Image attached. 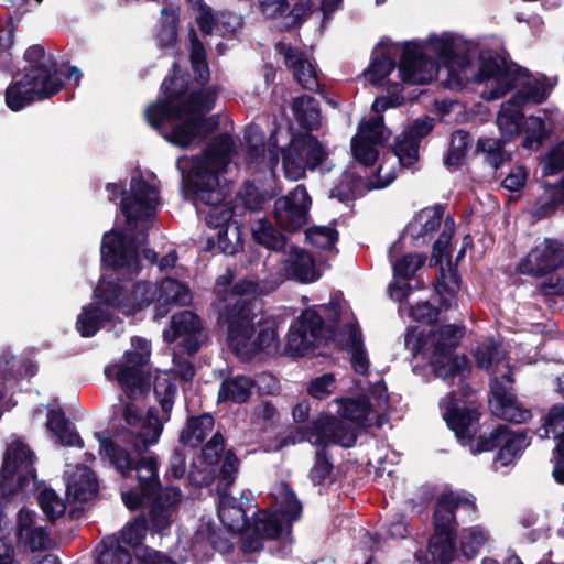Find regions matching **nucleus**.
Returning a JSON list of instances; mask_svg holds the SVG:
<instances>
[{
  "label": "nucleus",
  "instance_id": "obj_60",
  "mask_svg": "<svg viewBox=\"0 0 564 564\" xmlns=\"http://www.w3.org/2000/svg\"><path fill=\"white\" fill-rule=\"evenodd\" d=\"M550 135L551 130L546 128L544 119L532 116L521 145L528 150H539Z\"/></svg>",
  "mask_w": 564,
  "mask_h": 564
},
{
  "label": "nucleus",
  "instance_id": "obj_41",
  "mask_svg": "<svg viewBox=\"0 0 564 564\" xmlns=\"http://www.w3.org/2000/svg\"><path fill=\"white\" fill-rule=\"evenodd\" d=\"M110 321L111 313L109 311L89 304L84 306L77 316L76 329L82 337H93Z\"/></svg>",
  "mask_w": 564,
  "mask_h": 564
},
{
  "label": "nucleus",
  "instance_id": "obj_39",
  "mask_svg": "<svg viewBox=\"0 0 564 564\" xmlns=\"http://www.w3.org/2000/svg\"><path fill=\"white\" fill-rule=\"evenodd\" d=\"M292 111L296 122L305 132H312V130L318 128L321 109L316 98L308 95L294 98L292 101Z\"/></svg>",
  "mask_w": 564,
  "mask_h": 564
},
{
  "label": "nucleus",
  "instance_id": "obj_10",
  "mask_svg": "<svg viewBox=\"0 0 564 564\" xmlns=\"http://www.w3.org/2000/svg\"><path fill=\"white\" fill-rule=\"evenodd\" d=\"M328 438L330 443L345 448L352 447L357 442V435L349 423L329 414L319 415L310 425L293 427L279 441V448L295 445L305 441Z\"/></svg>",
  "mask_w": 564,
  "mask_h": 564
},
{
  "label": "nucleus",
  "instance_id": "obj_23",
  "mask_svg": "<svg viewBox=\"0 0 564 564\" xmlns=\"http://www.w3.org/2000/svg\"><path fill=\"white\" fill-rule=\"evenodd\" d=\"M34 453L22 441L12 442L4 454L0 475L4 480H12L20 471L19 484L22 485L28 479V475L35 477Z\"/></svg>",
  "mask_w": 564,
  "mask_h": 564
},
{
  "label": "nucleus",
  "instance_id": "obj_13",
  "mask_svg": "<svg viewBox=\"0 0 564 564\" xmlns=\"http://www.w3.org/2000/svg\"><path fill=\"white\" fill-rule=\"evenodd\" d=\"M323 328L324 318L314 307L303 310L290 325L285 352L294 357H302L313 350L315 341L322 337Z\"/></svg>",
  "mask_w": 564,
  "mask_h": 564
},
{
  "label": "nucleus",
  "instance_id": "obj_27",
  "mask_svg": "<svg viewBox=\"0 0 564 564\" xmlns=\"http://www.w3.org/2000/svg\"><path fill=\"white\" fill-rule=\"evenodd\" d=\"M156 292L158 297L154 306L155 319L165 317L170 313L172 305H186L192 300L189 289L184 283L172 278L164 279L161 284L156 286Z\"/></svg>",
  "mask_w": 564,
  "mask_h": 564
},
{
  "label": "nucleus",
  "instance_id": "obj_57",
  "mask_svg": "<svg viewBox=\"0 0 564 564\" xmlns=\"http://www.w3.org/2000/svg\"><path fill=\"white\" fill-rule=\"evenodd\" d=\"M133 350H127L123 354V364L118 367H137L142 369L150 361L151 347L150 343L141 337L134 336L131 338Z\"/></svg>",
  "mask_w": 564,
  "mask_h": 564
},
{
  "label": "nucleus",
  "instance_id": "obj_4",
  "mask_svg": "<svg viewBox=\"0 0 564 564\" xmlns=\"http://www.w3.org/2000/svg\"><path fill=\"white\" fill-rule=\"evenodd\" d=\"M100 448L101 454L109 458L122 476L127 477L131 471H137V488L121 494L122 501L130 511L142 508V497H150L163 488L159 478L158 456L151 454L134 458L128 449L108 437L100 438Z\"/></svg>",
  "mask_w": 564,
  "mask_h": 564
},
{
  "label": "nucleus",
  "instance_id": "obj_16",
  "mask_svg": "<svg viewBox=\"0 0 564 564\" xmlns=\"http://www.w3.org/2000/svg\"><path fill=\"white\" fill-rule=\"evenodd\" d=\"M204 327L200 317L192 311L172 315L170 325L163 330V339L169 344L178 343L180 349L194 356L203 345Z\"/></svg>",
  "mask_w": 564,
  "mask_h": 564
},
{
  "label": "nucleus",
  "instance_id": "obj_53",
  "mask_svg": "<svg viewBox=\"0 0 564 564\" xmlns=\"http://www.w3.org/2000/svg\"><path fill=\"white\" fill-rule=\"evenodd\" d=\"M508 425L498 424L488 434L480 432L477 437L475 436L474 440L471 442H467L466 445H469L470 452L474 455L491 452L496 448H499L503 437L508 436Z\"/></svg>",
  "mask_w": 564,
  "mask_h": 564
},
{
  "label": "nucleus",
  "instance_id": "obj_44",
  "mask_svg": "<svg viewBox=\"0 0 564 564\" xmlns=\"http://www.w3.org/2000/svg\"><path fill=\"white\" fill-rule=\"evenodd\" d=\"M364 180L351 171H344L337 185L330 189L329 197L337 198L340 203H348L362 196Z\"/></svg>",
  "mask_w": 564,
  "mask_h": 564
},
{
  "label": "nucleus",
  "instance_id": "obj_43",
  "mask_svg": "<svg viewBox=\"0 0 564 564\" xmlns=\"http://www.w3.org/2000/svg\"><path fill=\"white\" fill-rule=\"evenodd\" d=\"M188 41L191 67L194 72L196 80L204 85L209 80L210 70L207 63V52L205 45L198 37L194 28L188 30Z\"/></svg>",
  "mask_w": 564,
  "mask_h": 564
},
{
  "label": "nucleus",
  "instance_id": "obj_58",
  "mask_svg": "<svg viewBox=\"0 0 564 564\" xmlns=\"http://www.w3.org/2000/svg\"><path fill=\"white\" fill-rule=\"evenodd\" d=\"M395 66V61L389 54L382 53L371 59L369 66L364 72V76L370 84L378 86L381 85L382 80L390 75Z\"/></svg>",
  "mask_w": 564,
  "mask_h": 564
},
{
  "label": "nucleus",
  "instance_id": "obj_32",
  "mask_svg": "<svg viewBox=\"0 0 564 564\" xmlns=\"http://www.w3.org/2000/svg\"><path fill=\"white\" fill-rule=\"evenodd\" d=\"M46 427L56 437L61 445L68 447L76 446L79 448L84 447V441L78 432L72 426V423L61 408L48 410Z\"/></svg>",
  "mask_w": 564,
  "mask_h": 564
},
{
  "label": "nucleus",
  "instance_id": "obj_37",
  "mask_svg": "<svg viewBox=\"0 0 564 564\" xmlns=\"http://www.w3.org/2000/svg\"><path fill=\"white\" fill-rule=\"evenodd\" d=\"M116 379L129 399H135L150 389V376L137 367H118Z\"/></svg>",
  "mask_w": 564,
  "mask_h": 564
},
{
  "label": "nucleus",
  "instance_id": "obj_17",
  "mask_svg": "<svg viewBox=\"0 0 564 564\" xmlns=\"http://www.w3.org/2000/svg\"><path fill=\"white\" fill-rule=\"evenodd\" d=\"M495 80L497 87L489 91L488 99L496 100L513 89L516 76L511 73L506 58L495 51H481L478 57V70L474 83L482 84Z\"/></svg>",
  "mask_w": 564,
  "mask_h": 564
},
{
  "label": "nucleus",
  "instance_id": "obj_47",
  "mask_svg": "<svg viewBox=\"0 0 564 564\" xmlns=\"http://www.w3.org/2000/svg\"><path fill=\"white\" fill-rule=\"evenodd\" d=\"M456 530H447L446 533L434 530L429 542V551L433 557L442 563L452 562L456 552Z\"/></svg>",
  "mask_w": 564,
  "mask_h": 564
},
{
  "label": "nucleus",
  "instance_id": "obj_25",
  "mask_svg": "<svg viewBox=\"0 0 564 564\" xmlns=\"http://www.w3.org/2000/svg\"><path fill=\"white\" fill-rule=\"evenodd\" d=\"M275 48L279 54L284 56L285 65L292 69L295 80L304 89L314 91L318 87V79L314 67L306 58L304 52L283 42H279Z\"/></svg>",
  "mask_w": 564,
  "mask_h": 564
},
{
  "label": "nucleus",
  "instance_id": "obj_22",
  "mask_svg": "<svg viewBox=\"0 0 564 564\" xmlns=\"http://www.w3.org/2000/svg\"><path fill=\"white\" fill-rule=\"evenodd\" d=\"M180 496L178 487L166 486L150 497H142V508L149 507V520L154 531L162 532L170 528L171 517Z\"/></svg>",
  "mask_w": 564,
  "mask_h": 564
},
{
  "label": "nucleus",
  "instance_id": "obj_42",
  "mask_svg": "<svg viewBox=\"0 0 564 564\" xmlns=\"http://www.w3.org/2000/svg\"><path fill=\"white\" fill-rule=\"evenodd\" d=\"M156 285L148 281H138L133 284L127 295L124 315H135L137 313L149 307L151 304H156Z\"/></svg>",
  "mask_w": 564,
  "mask_h": 564
},
{
  "label": "nucleus",
  "instance_id": "obj_63",
  "mask_svg": "<svg viewBox=\"0 0 564 564\" xmlns=\"http://www.w3.org/2000/svg\"><path fill=\"white\" fill-rule=\"evenodd\" d=\"M424 253H406L393 263L394 279L410 280L420 270L425 261Z\"/></svg>",
  "mask_w": 564,
  "mask_h": 564
},
{
  "label": "nucleus",
  "instance_id": "obj_24",
  "mask_svg": "<svg viewBox=\"0 0 564 564\" xmlns=\"http://www.w3.org/2000/svg\"><path fill=\"white\" fill-rule=\"evenodd\" d=\"M489 388L497 410L503 420L523 423L531 417V412L521 404L512 392L511 386H507L498 377H495L490 379Z\"/></svg>",
  "mask_w": 564,
  "mask_h": 564
},
{
  "label": "nucleus",
  "instance_id": "obj_19",
  "mask_svg": "<svg viewBox=\"0 0 564 564\" xmlns=\"http://www.w3.org/2000/svg\"><path fill=\"white\" fill-rule=\"evenodd\" d=\"M254 335L248 338L238 348L237 356L252 358L259 352L268 355L278 352L280 348L279 321L272 316H261L253 325Z\"/></svg>",
  "mask_w": 564,
  "mask_h": 564
},
{
  "label": "nucleus",
  "instance_id": "obj_59",
  "mask_svg": "<svg viewBox=\"0 0 564 564\" xmlns=\"http://www.w3.org/2000/svg\"><path fill=\"white\" fill-rule=\"evenodd\" d=\"M306 240L322 250H330L339 240V232L335 227L312 226L305 231Z\"/></svg>",
  "mask_w": 564,
  "mask_h": 564
},
{
  "label": "nucleus",
  "instance_id": "obj_21",
  "mask_svg": "<svg viewBox=\"0 0 564 564\" xmlns=\"http://www.w3.org/2000/svg\"><path fill=\"white\" fill-rule=\"evenodd\" d=\"M480 416L481 413L476 406L459 405L454 392H452L451 401L443 413L447 427L454 432L463 445L474 440Z\"/></svg>",
  "mask_w": 564,
  "mask_h": 564
},
{
  "label": "nucleus",
  "instance_id": "obj_6",
  "mask_svg": "<svg viewBox=\"0 0 564 564\" xmlns=\"http://www.w3.org/2000/svg\"><path fill=\"white\" fill-rule=\"evenodd\" d=\"M269 145L275 152L281 151L284 174L293 181L304 177L306 169H317L328 156L326 149L311 132L294 134L285 148H279L275 135L271 134Z\"/></svg>",
  "mask_w": 564,
  "mask_h": 564
},
{
  "label": "nucleus",
  "instance_id": "obj_50",
  "mask_svg": "<svg viewBox=\"0 0 564 564\" xmlns=\"http://www.w3.org/2000/svg\"><path fill=\"white\" fill-rule=\"evenodd\" d=\"M96 291L100 304L117 308L124 314L126 307H128L126 304L128 291L121 283L102 280Z\"/></svg>",
  "mask_w": 564,
  "mask_h": 564
},
{
  "label": "nucleus",
  "instance_id": "obj_20",
  "mask_svg": "<svg viewBox=\"0 0 564 564\" xmlns=\"http://www.w3.org/2000/svg\"><path fill=\"white\" fill-rule=\"evenodd\" d=\"M253 522L242 533L241 550L254 553L263 549L264 540L279 539L283 532V522L276 513L257 510L252 514Z\"/></svg>",
  "mask_w": 564,
  "mask_h": 564
},
{
  "label": "nucleus",
  "instance_id": "obj_31",
  "mask_svg": "<svg viewBox=\"0 0 564 564\" xmlns=\"http://www.w3.org/2000/svg\"><path fill=\"white\" fill-rule=\"evenodd\" d=\"M507 143L509 142L502 138L481 137L476 142L474 153L480 155L485 164L497 171L512 160V154L506 150Z\"/></svg>",
  "mask_w": 564,
  "mask_h": 564
},
{
  "label": "nucleus",
  "instance_id": "obj_56",
  "mask_svg": "<svg viewBox=\"0 0 564 564\" xmlns=\"http://www.w3.org/2000/svg\"><path fill=\"white\" fill-rule=\"evenodd\" d=\"M198 534L203 535L208 545L216 552L221 554H228L234 551V543L231 535L235 533L229 532L227 529H223L208 523L204 529L198 531Z\"/></svg>",
  "mask_w": 564,
  "mask_h": 564
},
{
  "label": "nucleus",
  "instance_id": "obj_18",
  "mask_svg": "<svg viewBox=\"0 0 564 564\" xmlns=\"http://www.w3.org/2000/svg\"><path fill=\"white\" fill-rule=\"evenodd\" d=\"M188 90V76L181 74L178 64L174 63L171 74L161 84L160 93L162 96L147 107L144 117L166 116L170 111H174L189 96Z\"/></svg>",
  "mask_w": 564,
  "mask_h": 564
},
{
  "label": "nucleus",
  "instance_id": "obj_36",
  "mask_svg": "<svg viewBox=\"0 0 564 564\" xmlns=\"http://www.w3.org/2000/svg\"><path fill=\"white\" fill-rule=\"evenodd\" d=\"M290 279L301 283H312L321 278L316 270L314 257L306 250H296L285 267Z\"/></svg>",
  "mask_w": 564,
  "mask_h": 564
},
{
  "label": "nucleus",
  "instance_id": "obj_46",
  "mask_svg": "<svg viewBox=\"0 0 564 564\" xmlns=\"http://www.w3.org/2000/svg\"><path fill=\"white\" fill-rule=\"evenodd\" d=\"M452 491L443 492L437 499L433 513L434 530L446 533L447 530L457 531L456 509L452 505Z\"/></svg>",
  "mask_w": 564,
  "mask_h": 564
},
{
  "label": "nucleus",
  "instance_id": "obj_12",
  "mask_svg": "<svg viewBox=\"0 0 564 564\" xmlns=\"http://www.w3.org/2000/svg\"><path fill=\"white\" fill-rule=\"evenodd\" d=\"M256 308V299L240 297L234 303L226 304L219 315V319L227 327L228 346L235 354L248 335H254L253 325L258 317Z\"/></svg>",
  "mask_w": 564,
  "mask_h": 564
},
{
  "label": "nucleus",
  "instance_id": "obj_64",
  "mask_svg": "<svg viewBox=\"0 0 564 564\" xmlns=\"http://www.w3.org/2000/svg\"><path fill=\"white\" fill-rule=\"evenodd\" d=\"M487 541L488 534L486 531L478 527L469 528L462 535L460 551L466 558L471 560L477 556Z\"/></svg>",
  "mask_w": 564,
  "mask_h": 564
},
{
  "label": "nucleus",
  "instance_id": "obj_5",
  "mask_svg": "<svg viewBox=\"0 0 564 564\" xmlns=\"http://www.w3.org/2000/svg\"><path fill=\"white\" fill-rule=\"evenodd\" d=\"M101 265L117 274V279L132 281L141 271L138 237L122 229L104 234L100 246Z\"/></svg>",
  "mask_w": 564,
  "mask_h": 564
},
{
  "label": "nucleus",
  "instance_id": "obj_49",
  "mask_svg": "<svg viewBox=\"0 0 564 564\" xmlns=\"http://www.w3.org/2000/svg\"><path fill=\"white\" fill-rule=\"evenodd\" d=\"M473 147V137L465 130H457L453 133L449 148L444 158V164L457 170L465 161L467 151Z\"/></svg>",
  "mask_w": 564,
  "mask_h": 564
},
{
  "label": "nucleus",
  "instance_id": "obj_48",
  "mask_svg": "<svg viewBox=\"0 0 564 564\" xmlns=\"http://www.w3.org/2000/svg\"><path fill=\"white\" fill-rule=\"evenodd\" d=\"M161 22L156 33V43L160 48H172L178 42V14L167 8L161 10Z\"/></svg>",
  "mask_w": 564,
  "mask_h": 564
},
{
  "label": "nucleus",
  "instance_id": "obj_3",
  "mask_svg": "<svg viewBox=\"0 0 564 564\" xmlns=\"http://www.w3.org/2000/svg\"><path fill=\"white\" fill-rule=\"evenodd\" d=\"M427 46L436 58L426 55L417 41H408L403 44L398 65L402 83L409 85L431 83L437 76L440 63L448 68L457 65L462 70L471 63L468 54L456 52L454 40L449 35H431Z\"/></svg>",
  "mask_w": 564,
  "mask_h": 564
},
{
  "label": "nucleus",
  "instance_id": "obj_30",
  "mask_svg": "<svg viewBox=\"0 0 564 564\" xmlns=\"http://www.w3.org/2000/svg\"><path fill=\"white\" fill-rule=\"evenodd\" d=\"M256 386L254 379L250 376H228L220 383L217 401L219 403H246L250 400Z\"/></svg>",
  "mask_w": 564,
  "mask_h": 564
},
{
  "label": "nucleus",
  "instance_id": "obj_55",
  "mask_svg": "<svg viewBox=\"0 0 564 564\" xmlns=\"http://www.w3.org/2000/svg\"><path fill=\"white\" fill-rule=\"evenodd\" d=\"M447 265V270L444 265H441L436 276V283L434 286L440 296H443L444 294L455 296L460 290L462 278L456 265H453L451 260H448Z\"/></svg>",
  "mask_w": 564,
  "mask_h": 564
},
{
  "label": "nucleus",
  "instance_id": "obj_38",
  "mask_svg": "<svg viewBox=\"0 0 564 564\" xmlns=\"http://www.w3.org/2000/svg\"><path fill=\"white\" fill-rule=\"evenodd\" d=\"M97 492L98 480L95 473L89 468H84L80 474L74 475L66 486L67 496L80 503L93 500Z\"/></svg>",
  "mask_w": 564,
  "mask_h": 564
},
{
  "label": "nucleus",
  "instance_id": "obj_34",
  "mask_svg": "<svg viewBox=\"0 0 564 564\" xmlns=\"http://www.w3.org/2000/svg\"><path fill=\"white\" fill-rule=\"evenodd\" d=\"M445 207L436 204L431 208H424L417 213L413 220L406 226V231L413 240L425 238L427 235L437 231L444 217Z\"/></svg>",
  "mask_w": 564,
  "mask_h": 564
},
{
  "label": "nucleus",
  "instance_id": "obj_26",
  "mask_svg": "<svg viewBox=\"0 0 564 564\" xmlns=\"http://www.w3.org/2000/svg\"><path fill=\"white\" fill-rule=\"evenodd\" d=\"M246 506L250 507L251 500L246 498L245 502H238L229 494H221L218 503V518L221 524L231 533H240L249 530L250 521L247 516Z\"/></svg>",
  "mask_w": 564,
  "mask_h": 564
},
{
  "label": "nucleus",
  "instance_id": "obj_28",
  "mask_svg": "<svg viewBox=\"0 0 564 564\" xmlns=\"http://www.w3.org/2000/svg\"><path fill=\"white\" fill-rule=\"evenodd\" d=\"M191 94L199 96L197 105L193 106V115L195 116L199 141H203L219 128V116H206L216 106L217 90L209 87L207 89L193 90Z\"/></svg>",
  "mask_w": 564,
  "mask_h": 564
},
{
  "label": "nucleus",
  "instance_id": "obj_14",
  "mask_svg": "<svg viewBox=\"0 0 564 564\" xmlns=\"http://www.w3.org/2000/svg\"><path fill=\"white\" fill-rule=\"evenodd\" d=\"M564 267V243L555 238H544L521 259L517 265L520 274L543 278Z\"/></svg>",
  "mask_w": 564,
  "mask_h": 564
},
{
  "label": "nucleus",
  "instance_id": "obj_1",
  "mask_svg": "<svg viewBox=\"0 0 564 564\" xmlns=\"http://www.w3.org/2000/svg\"><path fill=\"white\" fill-rule=\"evenodd\" d=\"M24 61L26 65L22 77L11 82L4 91L6 105L14 112L50 99L64 88L58 62L42 45L30 46L24 53Z\"/></svg>",
  "mask_w": 564,
  "mask_h": 564
},
{
  "label": "nucleus",
  "instance_id": "obj_2",
  "mask_svg": "<svg viewBox=\"0 0 564 564\" xmlns=\"http://www.w3.org/2000/svg\"><path fill=\"white\" fill-rule=\"evenodd\" d=\"M464 335L465 327L456 324H444L429 332L417 326H410L404 345L413 357L427 360L436 377L447 380L470 369L466 355L454 356Z\"/></svg>",
  "mask_w": 564,
  "mask_h": 564
},
{
  "label": "nucleus",
  "instance_id": "obj_54",
  "mask_svg": "<svg viewBox=\"0 0 564 564\" xmlns=\"http://www.w3.org/2000/svg\"><path fill=\"white\" fill-rule=\"evenodd\" d=\"M162 426L161 425H151V423H147L142 425L141 431L131 435L129 440V445L133 449L135 454V458L147 457L144 455L148 452L149 447L155 444L161 435Z\"/></svg>",
  "mask_w": 564,
  "mask_h": 564
},
{
  "label": "nucleus",
  "instance_id": "obj_45",
  "mask_svg": "<svg viewBox=\"0 0 564 564\" xmlns=\"http://www.w3.org/2000/svg\"><path fill=\"white\" fill-rule=\"evenodd\" d=\"M253 240L273 251H282L285 249L288 238L280 232L268 219L263 218L252 228Z\"/></svg>",
  "mask_w": 564,
  "mask_h": 564
},
{
  "label": "nucleus",
  "instance_id": "obj_11",
  "mask_svg": "<svg viewBox=\"0 0 564 564\" xmlns=\"http://www.w3.org/2000/svg\"><path fill=\"white\" fill-rule=\"evenodd\" d=\"M160 192L142 176L132 177L130 191L120 202V210L127 226L151 221L158 212Z\"/></svg>",
  "mask_w": 564,
  "mask_h": 564
},
{
  "label": "nucleus",
  "instance_id": "obj_29",
  "mask_svg": "<svg viewBox=\"0 0 564 564\" xmlns=\"http://www.w3.org/2000/svg\"><path fill=\"white\" fill-rule=\"evenodd\" d=\"M332 444L328 438L315 440L316 451L314 454V462L308 470L307 477L313 486H325L335 482V465L333 457L328 451V445Z\"/></svg>",
  "mask_w": 564,
  "mask_h": 564
},
{
  "label": "nucleus",
  "instance_id": "obj_51",
  "mask_svg": "<svg viewBox=\"0 0 564 564\" xmlns=\"http://www.w3.org/2000/svg\"><path fill=\"white\" fill-rule=\"evenodd\" d=\"M102 550L97 556V564H131V552L121 544L116 536H106L101 540Z\"/></svg>",
  "mask_w": 564,
  "mask_h": 564
},
{
  "label": "nucleus",
  "instance_id": "obj_7",
  "mask_svg": "<svg viewBox=\"0 0 564 564\" xmlns=\"http://www.w3.org/2000/svg\"><path fill=\"white\" fill-rule=\"evenodd\" d=\"M198 98V95L189 94L174 111H170L166 116H149L145 117V120L152 129L170 143L180 148H187L195 141L200 142L195 116L193 115V106L197 105Z\"/></svg>",
  "mask_w": 564,
  "mask_h": 564
},
{
  "label": "nucleus",
  "instance_id": "obj_52",
  "mask_svg": "<svg viewBox=\"0 0 564 564\" xmlns=\"http://www.w3.org/2000/svg\"><path fill=\"white\" fill-rule=\"evenodd\" d=\"M497 123L501 131V138L510 142L522 132L524 113L521 109H512L502 106L497 118Z\"/></svg>",
  "mask_w": 564,
  "mask_h": 564
},
{
  "label": "nucleus",
  "instance_id": "obj_15",
  "mask_svg": "<svg viewBox=\"0 0 564 564\" xmlns=\"http://www.w3.org/2000/svg\"><path fill=\"white\" fill-rule=\"evenodd\" d=\"M312 199L305 185L299 184L288 195L274 202V218L279 227L290 232L301 230L308 221Z\"/></svg>",
  "mask_w": 564,
  "mask_h": 564
},
{
  "label": "nucleus",
  "instance_id": "obj_35",
  "mask_svg": "<svg viewBox=\"0 0 564 564\" xmlns=\"http://www.w3.org/2000/svg\"><path fill=\"white\" fill-rule=\"evenodd\" d=\"M530 445V438L523 431L514 432L510 427L508 436L503 437L494 459L496 469L507 467L520 458L524 449Z\"/></svg>",
  "mask_w": 564,
  "mask_h": 564
},
{
  "label": "nucleus",
  "instance_id": "obj_61",
  "mask_svg": "<svg viewBox=\"0 0 564 564\" xmlns=\"http://www.w3.org/2000/svg\"><path fill=\"white\" fill-rule=\"evenodd\" d=\"M238 197L243 208L251 212L261 210L264 204L272 198L268 192L261 191L251 181L243 183L241 191L238 193Z\"/></svg>",
  "mask_w": 564,
  "mask_h": 564
},
{
  "label": "nucleus",
  "instance_id": "obj_33",
  "mask_svg": "<svg viewBox=\"0 0 564 564\" xmlns=\"http://www.w3.org/2000/svg\"><path fill=\"white\" fill-rule=\"evenodd\" d=\"M542 187L544 195L538 198L532 210V216L538 220L550 218L560 207L564 208V175L555 184L544 182Z\"/></svg>",
  "mask_w": 564,
  "mask_h": 564
},
{
  "label": "nucleus",
  "instance_id": "obj_40",
  "mask_svg": "<svg viewBox=\"0 0 564 564\" xmlns=\"http://www.w3.org/2000/svg\"><path fill=\"white\" fill-rule=\"evenodd\" d=\"M215 420L212 414L203 413L196 416H189L185 427L180 435V442L189 447H198L205 440L208 432L213 430Z\"/></svg>",
  "mask_w": 564,
  "mask_h": 564
},
{
  "label": "nucleus",
  "instance_id": "obj_8",
  "mask_svg": "<svg viewBox=\"0 0 564 564\" xmlns=\"http://www.w3.org/2000/svg\"><path fill=\"white\" fill-rule=\"evenodd\" d=\"M183 191L186 197L193 200L198 213L205 214V220L210 228L229 227V223L236 215V206L227 199L225 187L213 185L210 182H198L194 187L191 182H183Z\"/></svg>",
  "mask_w": 564,
  "mask_h": 564
},
{
  "label": "nucleus",
  "instance_id": "obj_9",
  "mask_svg": "<svg viewBox=\"0 0 564 564\" xmlns=\"http://www.w3.org/2000/svg\"><path fill=\"white\" fill-rule=\"evenodd\" d=\"M234 151V140L229 133H220L212 139L200 155L194 156L192 165L183 182H191L194 187L198 182H210L217 185L219 176L226 171Z\"/></svg>",
  "mask_w": 564,
  "mask_h": 564
},
{
  "label": "nucleus",
  "instance_id": "obj_62",
  "mask_svg": "<svg viewBox=\"0 0 564 564\" xmlns=\"http://www.w3.org/2000/svg\"><path fill=\"white\" fill-rule=\"evenodd\" d=\"M39 505L51 523L64 516L66 506L52 488L43 489L37 496Z\"/></svg>",
  "mask_w": 564,
  "mask_h": 564
}]
</instances>
